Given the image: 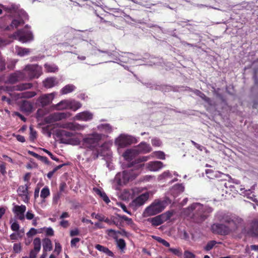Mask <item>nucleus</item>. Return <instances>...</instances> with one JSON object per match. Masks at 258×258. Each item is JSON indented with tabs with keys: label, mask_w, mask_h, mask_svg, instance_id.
Masks as SVG:
<instances>
[{
	"label": "nucleus",
	"mask_w": 258,
	"mask_h": 258,
	"mask_svg": "<svg viewBox=\"0 0 258 258\" xmlns=\"http://www.w3.org/2000/svg\"><path fill=\"white\" fill-rule=\"evenodd\" d=\"M213 209L209 207L204 206L200 203H194L184 210L188 216L192 215L191 218L197 223H202L209 216Z\"/></svg>",
	"instance_id": "1"
},
{
	"label": "nucleus",
	"mask_w": 258,
	"mask_h": 258,
	"mask_svg": "<svg viewBox=\"0 0 258 258\" xmlns=\"http://www.w3.org/2000/svg\"><path fill=\"white\" fill-rule=\"evenodd\" d=\"M221 221L225 223L223 224H214L211 226V230L213 233L222 235H226L230 232L236 230L238 228L236 221L229 216H224Z\"/></svg>",
	"instance_id": "2"
},
{
	"label": "nucleus",
	"mask_w": 258,
	"mask_h": 258,
	"mask_svg": "<svg viewBox=\"0 0 258 258\" xmlns=\"http://www.w3.org/2000/svg\"><path fill=\"white\" fill-rule=\"evenodd\" d=\"M25 71L27 72V75L20 71H17L11 74L8 78V83L14 84L19 81L23 80L25 78L26 75H27L31 79L35 78H37L39 77L36 67L35 66L31 64L26 66Z\"/></svg>",
	"instance_id": "3"
},
{
	"label": "nucleus",
	"mask_w": 258,
	"mask_h": 258,
	"mask_svg": "<svg viewBox=\"0 0 258 258\" xmlns=\"http://www.w3.org/2000/svg\"><path fill=\"white\" fill-rule=\"evenodd\" d=\"M137 166H132L128 169L124 170L122 173L118 174L115 179L120 185L126 184L130 181L135 179L140 173L139 168Z\"/></svg>",
	"instance_id": "4"
},
{
	"label": "nucleus",
	"mask_w": 258,
	"mask_h": 258,
	"mask_svg": "<svg viewBox=\"0 0 258 258\" xmlns=\"http://www.w3.org/2000/svg\"><path fill=\"white\" fill-rule=\"evenodd\" d=\"M165 208V203L163 201L155 200L150 206L147 207L145 214L147 216L156 215L161 212Z\"/></svg>",
	"instance_id": "5"
},
{
	"label": "nucleus",
	"mask_w": 258,
	"mask_h": 258,
	"mask_svg": "<svg viewBox=\"0 0 258 258\" xmlns=\"http://www.w3.org/2000/svg\"><path fill=\"white\" fill-rule=\"evenodd\" d=\"M136 142V139L129 135H121L115 141V144L120 148H124Z\"/></svg>",
	"instance_id": "6"
},
{
	"label": "nucleus",
	"mask_w": 258,
	"mask_h": 258,
	"mask_svg": "<svg viewBox=\"0 0 258 258\" xmlns=\"http://www.w3.org/2000/svg\"><path fill=\"white\" fill-rule=\"evenodd\" d=\"M80 107V104L78 102L70 101L67 100H62L55 106L56 110L71 109L76 110Z\"/></svg>",
	"instance_id": "7"
},
{
	"label": "nucleus",
	"mask_w": 258,
	"mask_h": 258,
	"mask_svg": "<svg viewBox=\"0 0 258 258\" xmlns=\"http://www.w3.org/2000/svg\"><path fill=\"white\" fill-rule=\"evenodd\" d=\"M101 136L98 134H93L84 138L83 141L87 148L93 150L99 146Z\"/></svg>",
	"instance_id": "8"
},
{
	"label": "nucleus",
	"mask_w": 258,
	"mask_h": 258,
	"mask_svg": "<svg viewBox=\"0 0 258 258\" xmlns=\"http://www.w3.org/2000/svg\"><path fill=\"white\" fill-rule=\"evenodd\" d=\"M15 36L18 38L20 41L23 43L33 39V34L30 31H24L23 30H20L15 33Z\"/></svg>",
	"instance_id": "9"
},
{
	"label": "nucleus",
	"mask_w": 258,
	"mask_h": 258,
	"mask_svg": "<svg viewBox=\"0 0 258 258\" xmlns=\"http://www.w3.org/2000/svg\"><path fill=\"white\" fill-rule=\"evenodd\" d=\"M69 117V114L65 112H55L46 118L47 123H52Z\"/></svg>",
	"instance_id": "10"
},
{
	"label": "nucleus",
	"mask_w": 258,
	"mask_h": 258,
	"mask_svg": "<svg viewBox=\"0 0 258 258\" xmlns=\"http://www.w3.org/2000/svg\"><path fill=\"white\" fill-rule=\"evenodd\" d=\"M246 231V234L251 237H258V220H253Z\"/></svg>",
	"instance_id": "11"
},
{
	"label": "nucleus",
	"mask_w": 258,
	"mask_h": 258,
	"mask_svg": "<svg viewBox=\"0 0 258 258\" xmlns=\"http://www.w3.org/2000/svg\"><path fill=\"white\" fill-rule=\"evenodd\" d=\"M55 93H51L40 96L38 99V102L40 103L42 107L50 104L54 97Z\"/></svg>",
	"instance_id": "12"
},
{
	"label": "nucleus",
	"mask_w": 258,
	"mask_h": 258,
	"mask_svg": "<svg viewBox=\"0 0 258 258\" xmlns=\"http://www.w3.org/2000/svg\"><path fill=\"white\" fill-rule=\"evenodd\" d=\"M149 198V194L148 192L144 193L134 199L132 203V205L136 208L141 206L146 203Z\"/></svg>",
	"instance_id": "13"
},
{
	"label": "nucleus",
	"mask_w": 258,
	"mask_h": 258,
	"mask_svg": "<svg viewBox=\"0 0 258 258\" xmlns=\"http://www.w3.org/2000/svg\"><path fill=\"white\" fill-rule=\"evenodd\" d=\"M149 159L148 156H142L136 159L134 161L128 163L127 164V167L131 168L132 166H137L139 168V170L140 171V169L143 167L144 164L141 163L145 161H147Z\"/></svg>",
	"instance_id": "14"
},
{
	"label": "nucleus",
	"mask_w": 258,
	"mask_h": 258,
	"mask_svg": "<svg viewBox=\"0 0 258 258\" xmlns=\"http://www.w3.org/2000/svg\"><path fill=\"white\" fill-rule=\"evenodd\" d=\"M135 149L138 151V154L140 153H148L152 150V147L149 144L144 142L140 143Z\"/></svg>",
	"instance_id": "15"
},
{
	"label": "nucleus",
	"mask_w": 258,
	"mask_h": 258,
	"mask_svg": "<svg viewBox=\"0 0 258 258\" xmlns=\"http://www.w3.org/2000/svg\"><path fill=\"white\" fill-rule=\"evenodd\" d=\"M163 166V163L159 161H151L147 164V168L152 171H157L161 169Z\"/></svg>",
	"instance_id": "16"
},
{
	"label": "nucleus",
	"mask_w": 258,
	"mask_h": 258,
	"mask_svg": "<svg viewBox=\"0 0 258 258\" xmlns=\"http://www.w3.org/2000/svg\"><path fill=\"white\" fill-rule=\"evenodd\" d=\"M138 155L136 149H127L123 153V157L125 160L131 161Z\"/></svg>",
	"instance_id": "17"
},
{
	"label": "nucleus",
	"mask_w": 258,
	"mask_h": 258,
	"mask_svg": "<svg viewBox=\"0 0 258 258\" xmlns=\"http://www.w3.org/2000/svg\"><path fill=\"white\" fill-rule=\"evenodd\" d=\"M58 126L63 128L69 129L72 131L80 130L81 129V126L78 123L73 122H68L62 124H57Z\"/></svg>",
	"instance_id": "18"
},
{
	"label": "nucleus",
	"mask_w": 258,
	"mask_h": 258,
	"mask_svg": "<svg viewBox=\"0 0 258 258\" xmlns=\"http://www.w3.org/2000/svg\"><path fill=\"white\" fill-rule=\"evenodd\" d=\"M43 86L46 88H51L56 86L58 84V82L56 78L50 77L46 78L43 81Z\"/></svg>",
	"instance_id": "19"
},
{
	"label": "nucleus",
	"mask_w": 258,
	"mask_h": 258,
	"mask_svg": "<svg viewBox=\"0 0 258 258\" xmlns=\"http://www.w3.org/2000/svg\"><path fill=\"white\" fill-rule=\"evenodd\" d=\"M77 120L89 121L93 118V114L88 111H85L77 114L76 116Z\"/></svg>",
	"instance_id": "20"
},
{
	"label": "nucleus",
	"mask_w": 258,
	"mask_h": 258,
	"mask_svg": "<svg viewBox=\"0 0 258 258\" xmlns=\"http://www.w3.org/2000/svg\"><path fill=\"white\" fill-rule=\"evenodd\" d=\"M30 183H27L24 185H20L18 187L17 191L20 196H27L28 195V188Z\"/></svg>",
	"instance_id": "21"
},
{
	"label": "nucleus",
	"mask_w": 258,
	"mask_h": 258,
	"mask_svg": "<svg viewBox=\"0 0 258 258\" xmlns=\"http://www.w3.org/2000/svg\"><path fill=\"white\" fill-rule=\"evenodd\" d=\"M59 134L61 137L60 140H61V143H66V144H68L69 142L66 141L64 139V137H72L75 135V134L73 133L68 132V131H67L65 130L60 131L59 132Z\"/></svg>",
	"instance_id": "22"
},
{
	"label": "nucleus",
	"mask_w": 258,
	"mask_h": 258,
	"mask_svg": "<svg viewBox=\"0 0 258 258\" xmlns=\"http://www.w3.org/2000/svg\"><path fill=\"white\" fill-rule=\"evenodd\" d=\"M76 87L73 84H68L60 90V94L62 95L67 94L73 92Z\"/></svg>",
	"instance_id": "23"
},
{
	"label": "nucleus",
	"mask_w": 258,
	"mask_h": 258,
	"mask_svg": "<svg viewBox=\"0 0 258 258\" xmlns=\"http://www.w3.org/2000/svg\"><path fill=\"white\" fill-rule=\"evenodd\" d=\"M161 215L157 216L151 219V222L153 226H159L165 222V219H163Z\"/></svg>",
	"instance_id": "24"
},
{
	"label": "nucleus",
	"mask_w": 258,
	"mask_h": 258,
	"mask_svg": "<svg viewBox=\"0 0 258 258\" xmlns=\"http://www.w3.org/2000/svg\"><path fill=\"white\" fill-rule=\"evenodd\" d=\"M112 236L115 239L117 247L121 250H123L126 247L124 240L122 238L118 239L116 235H112Z\"/></svg>",
	"instance_id": "25"
},
{
	"label": "nucleus",
	"mask_w": 258,
	"mask_h": 258,
	"mask_svg": "<svg viewBox=\"0 0 258 258\" xmlns=\"http://www.w3.org/2000/svg\"><path fill=\"white\" fill-rule=\"evenodd\" d=\"M52 243L51 240L48 238H45L43 240V251L47 252L52 249Z\"/></svg>",
	"instance_id": "26"
},
{
	"label": "nucleus",
	"mask_w": 258,
	"mask_h": 258,
	"mask_svg": "<svg viewBox=\"0 0 258 258\" xmlns=\"http://www.w3.org/2000/svg\"><path fill=\"white\" fill-rule=\"evenodd\" d=\"M16 52L18 55L24 56L29 54L30 49L29 48L18 47L16 48Z\"/></svg>",
	"instance_id": "27"
},
{
	"label": "nucleus",
	"mask_w": 258,
	"mask_h": 258,
	"mask_svg": "<svg viewBox=\"0 0 258 258\" xmlns=\"http://www.w3.org/2000/svg\"><path fill=\"white\" fill-rule=\"evenodd\" d=\"M26 210V207L25 205H22L21 206H15L13 209V212L17 215L19 214H24Z\"/></svg>",
	"instance_id": "28"
},
{
	"label": "nucleus",
	"mask_w": 258,
	"mask_h": 258,
	"mask_svg": "<svg viewBox=\"0 0 258 258\" xmlns=\"http://www.w3.org/2000/svg\"><path fill=\"white\" fill-rule=\"evenodd\" d=\"M96 193L100 196V197L102 199V200L106 203H109L110 201L106 194L104 192L101 191L100 189L98 188L94 189Z\"/></svg>",
	"instance_id": "29"
},
{
	"label": "nucleus",
	"mask_w": 258,
	"mask_h": 258,
	"mask_svg": "<svg viewBox=\"0 0 258 258\" xmlns=\"http://www.w3.org/2000/svg\"><path fill=\"white\" fill-rule=\"evenodd\" d=\"M107 231H108V234L110 236L116 235V233H119L123 236L127 237L128 234V233L124 229H122L120 231H116L114 230L110 229H108Z\"/></svg>",
	"instance_id": "30"
},
{
	"label": "nucleus",
	"mask_w": 258,
	"mask_h": 258,
	"mask_svg": "<svg viewBox=\"0 0 258 258\" xmlns=\"http://www.w3.org/2000/svg\"><path fill=\"white\" fill-rule=\"evenodd\" d=\"M194 93L198 96H200L203 100H204L206 102L208 103V104H210L211 102V99L207 96H206V95L200 91L199 90H196L194 92Z\"/></svg>",
	"instance_id": "31"
},
{
	"label": "nucleus",
	"mask_w": 258,
	"mask_h": 258,
	"mask_svg": "<svg viewBox=\"0 0 258 258\" xmlns=\"http://www.w3.org/2000/svg\"><path fill=\"white\" fill-rule=\"evenodd\" d=\"M32 87V84L31 83H23L17 85L16 86V90L19 91H23L26 89H30Z\"/></svg>",
	"instance_id": "32"
},
{
	"label": "nucleus",
	"mask_w": 258,
	"mask_h": 258,
	"mask_svg": "<svg viewBox=\"0 0 258 258\" xmlns=\"http://www.w3.org/2000/svg\"><path fill=\"white\" fill-rule=\"evenodd\" d=\"M34 249L36 251H39L41 249V240L40 238H35L33 240Z\"/></svg>",
	"instance_id": "33"
},
{
	"label": "nucleus",
	"mask_w": 258,
	"mask_h": 258,
	"mask_svg": "<svg viewBox=\"0 0 258 258\" xmlns=\"http://www.w3.org/2000/svg\"><path fill=\"white\" fill-rule=\"evenodd\" d=\"M50 195L49 189L47 186L43 187L40 193V197L43 199L46 198Z\"/></svg>",
	"instance_id": "34"
},
{
	"label": "nucleus",
	"mask_w": 258,
	"mask_h": 258,
	"mask_svg": "<svg viewBox=\"0 0 258 258\" xmlns=\"http://www.w3.org/2000/svg\"><path fill=\"white\" fill-rule=\"evenodd\" d=\"M153 238L155 240L157 241L158 242L162 244L164 246H165L167 247H169V246H170L169 243L168 242H167V241H166L165 240L162 239V238H161L160 237L156 236H153Z\"/></svg>",
	"instance_id": "35"
},
{
	"label": "nucleus",
	"mask_w": 258,
	"mask_h": 258,
	"mask_svg": "<svg viewBox=\"0 0 258 258\" xmlns=\"http://www.w3.org/2000/svg\"><path fill=\"white\" fill-rule=\"evenodd\" d=\"M21 108L22 110L26 112H30L32 109V105L29 102L25 101L23 103Z\"/></svg>",
	"instance_id": "36"
},
{
	"label": "nucleus",
	"mask_w": 258,
	"mask_h": 258,
	"mask_svg": "<svg viewBox=\"0 0 258 258\" xmlns=\"http://www.w3.org/2000/svg\"><path fill=\"white\" fill-rule=\"evenodd\" d=\"M30 131L29 139L31 141L34 142L37 138V132L34 130L32 126L30 127Z\"/></svg>",
	"instance_id": "37"
},
{
	"label": "nucleus",
	"mask_w": 258,
	"mask_h": 258,
	"mask_svg": "<svg viewBox=\"0 0 258 258\" xmlns=\"http://www.w3.org/2000/svg\"><path fill=\"white\" fill-rule=\"evenodd\" d=\"M23 23H24L23 20H22V19H19V20L14 19L12 21V22L11 24V26L13 28L15 27L16 28L18 27H19L20 25L23 24Z\"/></svg>",
	"instance_id": "38"
},
{
	"label": "nucleus",
	"mask_w": 258,
	"mask_h": 258,
	"mask_svg": "<svg viewBox=\"0 0 258 258\" xmlns=\"http://www.w3.org/2000/svg\"><path fill=\"white\" fill-rule=\"evenodd\" d=\"M216 243V241L215 240H211L209 241L207 245L204 247V249L206 251L210 250L213 248Z\"/></svg>",
	"instance_id": "39"
},
{
	"label": "nucleus",
	"mask_w": 258,
	"mask_h": 258,
	"mask_svg": "<svg viewBox=\"0 0 258 258\" xmlns=\"http://www.w3.org/2000/svg\"><path fill=\"white\" fill-rule=\"evenodd\" d=\"M168 251L179 257L181 256L182 254V251L179 248H169Z\"/></svg>",
	"instance_id": "40"
},
{
	"label": "nucleus",
	"mask_w": 258,
	"mask_h": 258,
	"mask_svg": "<svg viewBox=\"0 0 258 258\" xmlns=\"http://www.w3.org/2000/svg\"><path fill=\"white\" fill-rule=\"evenodd\" d=\"M154 155L158 159L164 160L165 159V155L162 151H156L153 153Z\"/></svg>",
	"instance_id": "41"
},
{
	"label": "nucleus",
	"mask_w": 258,
	"mask_h": 258,
	"mask_svg": "<svg viewBox=\"0 0 258 258\" xmlns=\"http://www.w3.org/2000/svg\"><path fill=\"white\" fill-rule=\"evenodd\" d=\"M22 250V247L20 243H16L13 246V250L15 253H20Z\"/></svg>",
	"instance_id": "42"
},
{
	"label": "nucleus",
	"mask_w": 258,
	"mask_h": 258,
	"mask_svg": "<svg viewBox=\"0 0 258 258\" xmlns=\"http://www.w3.org/2000/svg\"><path fill=\"white\" fill-rule=\"evenodd\" d=\"M163 216V219H165V222L169 220L173 215V212L171 211H167L164 214H161Z\"/></svg>",
	"instance_id": "43"
},
{
	"label": "nucleus",
	"mask_w": 258,
	"mask_h": 258,
	"mask_svg": "<svg viewBox=\"0 0 258 258\" xmlns=\"http://www.w3.org/2000/svg\"><path fill=\"white\" fill-rule=\"evenodd\" d=\"M151 143L153 146L155 147H160L162 144L161 141L157 138L152 139Z\"/></svg>",
	"instance_id": "44"
},
{
	"label": "nucleus",
	"mask_w": 258,
	"mask_h": 258,
	"mask_svg": "<svg viewBox=\"0 0 258 258\" xmlns=\"http://www.w3.org/2000/svg\"><path fill=\"white\" fill-rule=\"evenodd\" d=\"M6 69L5 59L0 56V72H2Z\"/></svg>",
	"instance_id": "45"
},
{
	"label": "nucleus",
	"mask_w": 258,
	"mask_h": 258,
	"mask_svg": "<svg viewBox=\"0 0 258 258\" xmlns=\"http://www.w3.org/2000/svg\"><path fill=\"white\" fill-rule=\"evenodd\" d=\"M184 258H195L196 255L191 252L188 250H185L184 252Z\"/></svg>",
	"instance_id": "46"
},
{
	"label": "nucleus",
	"mask_w": 258,
	"mask_h": 258,
	"mask_svg": "<svg viewBox=\"0 0 258 258\" xmlns=\"http://www.w3.org/2000/svg\"><path fill=\"white\" fill-rule=\"evenodd\" d=\"M119 217L121 219L125 221L128 225H131L133 224V221L132 219L130 218L127 217L125 215L119 216Z\"/></svg>",
	"instance_id": "47"
},
{
	"label": "nucleus",
	"mask_w": 258,
	"mask_h": 258,
	"mask_svg": "<svg viewBox=\"0 0 258 258\" xmlns=\"http://www.w3.org/2000/svg\"><path fill=\"white\" fill-rule=\"evenodd\" d=\"M11 228L14 231H18L19 230L20 226L17 222H15L12 224Z\"/></svg>",
	"instance_id": "48"
},
{
	"label": "nucleus",
	"mask_w": 258,
	"mask_h": 258,
	"mask_svg": "<svg viewBox=\"0 0 258 258\" xmlns=\"http://www.w3.org/2000/svg\"><path fill=\"white\" fill-rule=\"evenodd\" d=\"M102 127L103 130L107 132L108 133H110L112 131V127L109 124H102Z\"/></svg>",
	"instance_id": "49"
},
{
	"label": "nucleus",
	"mask_w": 258,
	"mask_h": 258,
	"mask_svg": "<svg viewBox=\"0 0 258 258\" xmlns=\"http://www.w3.org/2000/svg\"><path fill=\"white\" fill-rule=\"evenodd\" d=\"M80 241V238L76 237L73 238L71 241V246L72 247L76 246V244Z\"/></svg>",
	"instance_id": "50"
},
{
	"label": "nucleus",
	"mask_w": 258,
	"mask_h": 258,
	"mask_svg": "<svg viewBox=\"0 0 258 258\" xmlns=\"http://www.w3.org/2000/svg\"><path fill=\"white\" fill-rule=\"evenodd\" d=\"M61 193L59 192H57L55 194H54L53 197V202L55 203V204H57L58 201L59 200L61 197Z\"/></svg>",
	"instance_id": "51"
},
{
	"label": "nucleus",
	"mask_w": 258,
	"mask_h": 258,
	"mask_svg": "<svg viewBox=\"0 0 258 258\" xmlns=\"http://www.w3.org/2000/svg\"><path fill=\"white\" fill-rule=\"evenodd\" d=\"M37 231L36 229L34 228H32L30 230L27 232V235L28 237L32 236L36 234Z\"/></svg>",
	"instance_id": "52"
},
{
	"label": "nucleus",
	"mask_w": 258,
	"mask_h": 258,
	"mask_svg": "<svg viewBox=\"0 0 258 258\" xmlns=\"http://www.w3.org/2000/svg\"><path fill=\"white\" fill-rule=\"evenodd\" d=\"M13 115L18 116L24 122H26L27 120L26 118L24 116H23L22 114H21L20 113H19V112H17V111L14 112L13 113Z\"/></svg>",
	"instance_id": "53"
},
{
	"label": "nucleus",
	"mask_w": 258,
	"mask_h": 258,
	"mask_svg": "<svg viewBox=\"0 0 258 258\" xmlns=\"http://www.w3.org/2000/svg\"><path fill=\"white\" fill-rule=\"evenodd\" d=\"M95 247L96 249H97L98 250L100 251H101V252H103L104 253L106 249L107 248L106 247H105L103 245H101L100 244H96L95 246Z\"/></svg>",
	"instance_id": "54"
},
{
	"label": "nucleus",
	"mask_w": 258,
	"mask_h": 258,
	"mask_svg": "<svg viewBox=\"0 0 258 258\" xmlns=\"http://www.w3.org/2000/svg\"><path fill=\"white\" fill-rule=\"evenodd\" d=\"M45 232L46 236H51L54 235L53 230L51 227L47 228Z\"/></svg>",
	"instance_id": "55"
},
{
	"label": "nucleus",
	"mask_w": 258,
	"mask_h": 258,
	"mask_svg": "<svg viewBox=\"0 0 258 258\" xmlns=\"http://www.w3.org/2000/svg\"><path fill=\"white\" fill-rule=\"evenodd\" d=\"M0 172L3 175H5L6 173V163H3L0 164Z\"/></svg>",
	"instance_id": "56"
},
{
	"label": "nucleus",
	"mask_w": 258,
	"mask_h": 258,
	"mask_svg": "<svg viewBox=\"0 0 258 258\" xmlns=\"http://www.w3.org/2000/svg\"><path fill=\"white\" fill-rule=\"evenodd\" d=\"M26 218L28 220H32L34 218V215L31 211H28L26 214Z\"/></svg>",
	"instance_id": "57"
},
{
	"label": "nucleus",
	"mask_w": 258,
	"mask_h": 258,
	"mask_svg": "<svg viewBox=\"0 0 258 258\" xmlns=\"http://www.w3.org/2000/svg\"><path fill=\"white\" fill-rule=\"evenodd\" d=\"M14 136H15L17 140L21 142V143H24L25 142V137L22 135H14Z\"/></svg>",
	"instance_id": "58"
},
{
	"label": "nucleus",
	"mask_w": 258,
	"mask_h": 258,
	"mask_svg": "<svg viewBox=\"0 0 258 258\" xmlns=\"http://www.w3.org/2000/svg\"><path fill=\"white\" fill-rule=\"evenodd\" d=\"M39 251H36L34 249H32L30 252V255L29 258H36L37 253Z\"/></svg>",
	"instance_id": "59"
},
{
	"label": "nucleus",
	"mask_w": 258,
	"mask_h": 258,
	"mask_svg": "<svg viewBox=\"0 0 258 258\" xmlns=\"http://www.w3.org/2000/svg\"><path fill=\"white\" fill-rule=\"evenodd\" d=\"M192 144L197 148L198 149V150H200V151H203V149L204 148V147L201 146V145L196 143L195 141H191Z\"/></svg>",
	"instance_id": "60"
},
{
	"label": "nucleus",
	"mask_w": 258,
	"mask_h": 258,
	"mask_svg": "<svg viewBox=\"0 0 258 258\" xmlns=\"http://www.w3.org/2000/svg\"><path fill=\"white\" fill-rule=\"evenodd\" d=\"M79 234V231L78 229H75L70 231V236L72 237L78 235Z\"/></svg>",
	"instance_id": "61"
},
{
	"label": "nucleus",
	"mask_w": 258,
	"mask_h": 258,
	"mask_svg": "<svg viewBox=\"0 0 258 258\" xmlns=\"http://www.w3.org/2000/svg\"><path fill=\"white\" fill-rule=\"evenodd\" d=\"M67 187V184L65 182H61L59 184V192H62L64 191V189Z\"/></svg>",
	"instance_id": "62"
},
{
	"label": "nucleus",
	"mask_w": 258,
	"mask_h": 258,
	"mask_svg": "<svg viewBox=\"0 0 258 258\" xmlns=\"http://www.w3.org/2000/svg\"><path fill=\"white\" fill-rule=\"evenodd\" d=\"M38 159L41 160V161L44 162L45 163H46L47 164H48V163H49V160H48V158L45 156H42L40 155V157H39V158Z\"/></svg>",
	"instance_id": "63"
},
{
	"label": "nucleus",
	"mask_w": 258,
	"mask_h": 258,
	"mask_svg": "<svg viewBox=\"0 0 258 258\" xmlns=\"http://www.w3.org/2000/svg\"><path fill=\"white\" fill-rule=\"evenodd\" d=\"M60 225L63 228H67L69 226V222L67 220H62L60 222Z\"/></svg>",
	"instance_id": "64"
}]
</instances>
